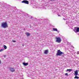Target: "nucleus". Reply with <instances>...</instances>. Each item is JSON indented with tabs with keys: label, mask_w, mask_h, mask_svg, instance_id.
I'll list each match as a JSON object with an SVG mask.
<instances>
[{
	"label": "nucleus",
	"mask_w": 79,
	"mask_h": 79,
	"mask_svg": "<svg viewBox=\"0 0 79 79\" xmlns=\"http://www.w3.org/2000/svg\"><path fill=\"white\" fill-rule=\"evenodd\" d=\"M1 27H3V28H4L5 29V28H6V27H8V24H7V23L6 22H3L2 23Z\"/></svg>",
	"instance_id": "f257e3e1"
},
{
	"label": "nucleus",
	"mask_w": 79,
	"mask_h": 79,
	"mask_svg": "<svg viewBox=\"0 0 79 79\" xmlns=\"http://www.w3.org/2000/svg\"><path fill=\"white\" fill-rule=\"evenodd\" d=\"M75 77H74V79H79V77L77 76L78 75V71L77 70H76V71H75Z\"/></svg>",
	"instance_id": "f03ea898"
},
{
	"label": "nucleus",
	"mask_w": 79,
	"mask_h": 79,
	"mask_svg": "<svg viewBox=\"0 0 79 79\" xmlns=\"http://www.w3.org/2000/svg\"><path fill=\"white\" fill-rule=\"evenodd\" d=\"M22 3H25V4H29V2L27 0H23L22 2Z\"/></svg>",
	"instance_id": "7ed1b4c3"
},
{
	"label": "nucleus",
	"mask_w": 79,
	"mask_h": 79,
	"mask_svg": "<svg viewBox=\"0 0 79 79\" xmlns=\"http://www.w3.org/2000/svg\"><path fill=\"white\" fill-rule=\"evenodd\" d=\"M9 70H10V71H11L12 72H14V71H15V69L12 67H10L9 68Z\"/></svg>",
	"instance_id": "20e7f679"
},
{
	"label": "nucleus",
	"mask_w": 79,
	"mask_h": 79,
	"mask_svg": "<svg viewBox=\"0 0 79 79\" xmlns=\"http://www.w3.org/2000/svg\"><path fill=\"white\" fill-rule=\"evenodd\" d=\"M56 42H58V43H60V37H56Z\"/></svg>",
	"instance_id": "39448f33"
},
{
	"label": "nucleus",
	"mask_w": 79,
	"mask_h": 79,
	"mask_svg": "<svg viewBox=\"0 0 79 79\" xmlns=\"http://www.w3.org/2000/svg\"><path fill=\"white\" fill-rule=\"evenodd\" d=\"M56 56H60V50H58L57 53L56 54Z\"/></svg>",
	"instance_id": "423d86ee"
},
{
	"label": "nucleus",
	"mask_w": 79,
	"mask_h": 79,
	"mask_svg": "<svg viewBox=\"0 0 79 79\" xmlns=\"http://www.w3.org/2000/svg\"><path fill=\"white\" fill-rule=\"evenodd\" d=\"M62 55H64V53L60 51V56H61Z\"/></svg>",
	"instance_id": "0eeeda50"
},
{
	"label": "nucleus",
	"mask_w": 79,
	"mask_h": 79,
	"mask_svg": "<svg viewBox=\"0 0 79 79\" xmlns=\"http://www.w3.org/2000/svg\"><path fill=\"white\" fill-rule=\"evenodd\" d=\"M25 34H26L27 36H29V35H31V33L29 32H26L25 33Z\"/></svg>",
	"instance_id": "6e6552de"
},
{
	"label": "nucleus",
	"mask_w": 79,
	"mask_h": 79,
	"mask_svg": "<svg viewBox=\"0 0 79 79\" xmlns=\"http://www.w3.org/2000/svg\"><path fill=\"white\" fill-rule=\"evenodd\" d=\"M48 52V50H47L44 51V54H47Z\"/></svg>",
	"instance_id": "1a4fd4ad"
},
{
	"label": "nucleus",
	"mask_w": 79,
	"mask_h": 79,
	"mask_svg": "<svg viewBox=\"0 0 79 79\" xmlns=\"http://www.w3.org/2000/svg\"><path fill=\"white\" fill-rule=\"evenodd\" d=\"M23 64L24 66H27V65H28V63H26L25 62H24L23 63Z\"/></svg>",
	"instance_id": "9d476101"
},
{
	"label": "nucleus",
	"mask_w": 79,
	"mask_h": 79,
	"mask_svg": "<svg viewBox=\"0 0 79 79\" xmlns=\"http://www.w3.org/2000/svg\"><path fill=\"white\" fill-rule=\"evenodd\" d=\"M52 29L54 31H58V30L56 28H52Z\"/></svg>",
	"instance_id": "9b49d317"
},
{
	"label": "nucleus",
	"mask_w": 79,
	"mask_h": 79,
	"mask_svg": "<svg viewBox=\"0 0 79 79\" xmlns=\"http://www.w3.org/2000/svg\"><path fill=\"white\" fill-rule=\"evenodd\" d=\"M67 71H69V72H71V71H72V69H67Z\"/></svg>",
	"instance_id": "f8f14e48"
},
{
	"label": "nucleus",
	"mask_w": 79,
	"mask_h": 79,
	"mask_svg": "<svg viewBox=\"0 0 79 79\" xmlns=\"http://www.w3.org/2000/svg\"><path fill=\"white\" fill-rule=\"evenodd\" d=\"M67 71H69V72H71V71H72V69H67Z\"/></svg>",
	"instance_id": "ddd939ff"
},
{
	"label": "nucleus",
	"mask_w": 79,
	"mask_h": 79,
	"mask_svg": "<svg viewBox=\"0 0 79 79\" xmlns=\"http://www.w3.org/2000/svg\"><path fill=\"white\" fill-rule=\"evenodd\" d=\"M76 31L77 32H79V27H77V28Z\"/></svg>",
	"instance_id": "4468645a"
},
{
	"label": "nucleus",
	"mask_w": 79,
	"mask_h": 79,
	"mask_svg": "<svg viewBox=\"0 0 79 79\" xmlns=\"http://www.w3.org/2000/svg\"><path fill=\"white\" fill-rule=\"evenodd\" d=\"M5 50V49H2L0 50V52H3Z\"/></svg>",
	"instance_id": "2eb2a0df"
},
{
	"label": "nucleus",
	"mask_w": 79,
	"mask_h": 79,
	"mask_svg": "<svg viewBox=\"0 0 79 79\" xmlns=\"http://www.w3.org/2000/svg\"><path fill=\"white\" fill-rule=\"evenodd\" d=\"M4 48L5 49H6V48H7L6 47V45H4Z\"/></svg>",
	"instance_id": "dca6fc26"
},
{
	"label": "nucleus",
	"mask_w": 79,
	"mask_h": 79,
	"mask_svg": "<svg viewBox=\"0 0 79 79\" xmlns=\"http://www.w3.org/2000/svg\"><path fill=\"white\" fill-rule=\"evenodd\" d=\"M65 76H68V73H66L65 74Z\"/></svg>",
	"instance_id": "f3484780"
},
{
	"label": "nucleus",
	"mask_w": 79,
	"mask_h": 79,
	"mask_svg": "<svg viewBox=\"0 0 79 79\" xmlns=\"http://www.w3.org/2000/svg\"><path fill=\"white\" fill-rule=\"evenodd\" d=\"M52 12H53L54 13H56V12H55V10H53Z\"/></svg>",
	"instance_id": "a211bd4d"
},
{
	"label": "nucleus",
	"mask_w": 79,
	"mask_h": 79,
	"mask_svg": "<svg viewBox=\"0 0 79 79\" xmlns=\"http://www.w3.org/2000/svg\"><path fill=\"white\" fill-rule=\"evenodd\" d=\"M12 41L13 42H16V40H13Z\"/></svg>",
	"instance_id": "6ab92c4d"
},
{
	"label": "nucleus",
	"mask_w": 79,
	"mask_h": 79,
	"mask_svg": "<svg viewBox=\"0 0 79 79\" xmlns=\"http://www.w3.org/2000/svg\"><path fill=\"white\" fill-rule=\"evenodd\" d=\"M57 15L58 16H59L60 15L59 14V13H57Z\"/></svg>",
	"instance_id": "aec40b11"
},
{
	"label": "nucleus",
	"mask_w": 79,
	"mask_h": 79,
	"mask_svg": "<svg viewBox=\"0 0 79 79\" xmlns=\"http://www.w3.org/2000/svg\"><path fill=\"white\" fill-rule=\"evenodd\" d=\"M61 39H60V42H61Z\"/></svg>",
	"instance_id": "412c9836"
},
{
	"label": "nucleus",
	"mask_w": 79,
	"mask_h": 79,
	"mask_svg": "<svg viewBox=\"0 0 79 79\" xmlns=\"http://www.w3.org/2000/svg\"><path fill=\"white\" fill-rule=\"evenodd\" d=\"M16 8V7H13V8Z\"/></svg>",
	"instance_id": "4be33fe9"
},
{
	"label": "nucleus",
	"mask_w": 79,
	"mask_h": 79,
	"mask_svg": "<svg viewBox=\"0 0 79 79\" xmlns=\"http://www.w3.org/2000/svg\"><path fill=\"white\" fill-rule=\"evenodd\" d=\"M50 1H52V0H50Z\"/></svg>",
	"instance_id": "5701e85b"
},
{
	"label": "nucleus",
	"mask_w": 79,
	"mask_h": 79,
	"mask_svg": "<svg viewBox=\"0 0 79 79\" xmlns=\"http://www.w3.org/2000/svg\"><path fill=\"white\" fill-rule=\"evenodd\" d=\"M78 54H79V53H78Z\"/></svg>",
	"instance_id": "b1692460"
}]
</instances>
